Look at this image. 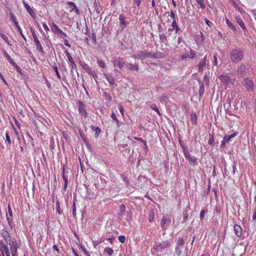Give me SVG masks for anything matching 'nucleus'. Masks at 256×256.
<instances>
[{
	"label": "nucleus",
	"mask_w": 256,
	"mask_h": 256,
	"mask_svg": "<svg viewBox=\"0 0 256 256\" xmlns=\"http://www.w3.org/2000/svg\"><path fill=\"white\" fill-rule=\"evenodd\" d=\"M83 68L88 73L90 72V70H92L91 68L87 64H85Z\"/></svg>",
	"instance_id": "44"
},
{
	"label": "nucleus",
	"mask_w": 256,
	"mask_h": 256,
	"mask_svg": "<svg viewBox=\"0 0 256 256\" xmlns=\"http://www.w3.org/2000/svg\"><path fill=\"white\" fill-rule=\"evenodd\" d=\"M150 108L152 110H155L156 112H160L158 108L156 107V106L155 104H152L150 106Z\"/></svg>",
	"instance_id": "55"
},
{
	"label": "nucleus",
	"mask_w": 256,
	"mask_h": 256,
	"mask_svg": "<svg viewBox=\"0 0 256 256\" xmlns=\"http://www.w3.org/2000/svg\"><path fill=\"white\" fill-rule=\"evenodd\" d=\"M104 252L107 253L109 256H111L114 253V250L110 248H104Z\"/></svg>",
	"instance_id": "35"
},
{
	"label": "nucleus",
	"mask_w": 256,
	"mask_h": 256,
	"mask_svg": "<svg viewBox=\"0 0 256 256\" xmlns=\"http://www.w3.org/2000/svg\"><path fill=\"white\" fill-rule=\"evenodd\" d=\"M50 28L52 32L56 34L60 38L67 37L66 34L54 22L50 25Z\"/></svg>",
	"instance_id": "4"
},
{
	"label": "nucleus",
	"mask_w": 256,
	"mask_h": 256,
	"mask_svg": "<svg viewBox=\"0 0 256 256\" xmlns=\"http://www.w3.org/2000/svg\"><path fill=\"white\" fill-rule=\"evenodd\" d=\"M125 16L122 14H120L119 16V20L120 22V26L124 28L126 26L127 23L125 21Z\"/></svg>",
	"instance_id": "22"
},
{
	"label": "nucleus",
	"mask_w": 256,
	"mask_h": 256,
	"mask_svg": "<svg viewBox=\"0 0 256 256\" xmlns=\"http://www.w3.org/2000/svg\"><path fill=\"white\" fill-rule=\"evenodd\" d=\"M78 107L79 112H86L85 104L82 101L78 102Z\"/></svg>",
	"instance_id": "24"
},
{
	"label": "nucleus",
	"mask_w": 256,
	"mask_h": 256,
	"mask_svg": "<svg viewBox=\"0 0 256 256\" xmlns=\"http://www.w3.org/2000/svg\"><path fill=\"white\" fill-rule=\"evenodd\" d=\"M132 58H134V59H142V54H140H140H138L133 55L132 56Z\"/></svg>",
	"instance_id": "48"
},
{
	"label": "nucleus",
	"mask_w": 256,
	"mask_h": 256,
	"mask_svg": "<svg viewBox=\"0 0 256 256\" xmlns=\"http://www.w3.org/2000/svg\"><path fill=\"white\" fill-rule=\"evenodd\" d=\"M126 67L128 70H136L138 72L139 70V67L137 64H132L129 63L126 65Z\"/></svg>",
	"instance_id": "19"
},
{
	"label": "nucleus",
	"mask_w": 256,
	"mask_h": 256,
	"mask_svg": "<svg viewBox=\"0 0 256 256\" xmlns=\"http://www.w3.org/2000/svg\"><path fill=\"white\" fill-rule=\"evenodd\" d=\"M6 140L8 142L9 144H11V141L10 139V137L8 136V133L6 132Z\"/></svg>",
	"instance_id": "56"
},
{
	"label": "nucleus",
	"mask_w": 256,
	"mask_h": 256,
	"mask_svg": "<svg viewBox=\"0 0 256 256\" xmlns=\"http://www.w3.org/2000/svg\"><path fill=\"white\" fill-rule=\"evenodd\" d=\"M206 56L204 58L200 60L198 64V71L202 73L204 71V68L206 65Z\"/></svg>",
	"instance_id": "16"
},
{
	"label": "nucleus",
	"mask_w": 256,
	"mask_h": 256,
	"mask_svg": "<svg viewBox=\"0 0 256 256\" xmlns=\"http://www.w3.org/2000/svg\"><path fill=\"white\" fill-rule=\"evenodd\" d=\"M10 19L12 21V22L14 23V26H16V25L17 26L18 23L16 20V16H14V14L12 12H10Z\"/></svg>",
	"instance_id": "29"
},
{
	"label": "nucleus",
	"mask_w": 256,
	"mask_h": 256,
	"mask_svg": "<svg viewBox=\"0 0 256 256\" xmlns=\"http://www.w3.org/2000/svg\"><path fill=\"white\" fill-rule=\"evenodd\" d=\"M154 212L153 211V210H152L150 212H149V214H148V220L150 222H153L154 220Z\"/></svg>",
	"instance_id": "31"
},
{
	"label": "nucleus",
	"mask_w": 256,
	"mask_h": 256,
	"mask_svg": "<svg viewBox=\"0 0 256 256\" xmlns=\"http://www.w3.org/2000/svg\"><path fill=\"white\" fill-rule=\"evenodd\" d=\"M42 26H43V28H44V30L46 31V32H49L50 31V28H49L48 27V26L46 25V24L44 22L42 23Z\"/></svg>",
	"instance_id": "54"
},
{
	"label": "nucleus",
	"mask_w": 256,
	"mask_h": 256,
	"mask_svg": "<svg viewBox=\"0 0 256 256\" xmlns=\"http://www.w3.org/2000/svg\"><path fill=\"white\" fill-rule=\"evenodd\" d=\"M0 234H1L3 238L5 240L6 244H8L10 242V234L5 229H3L2 230Z\"/></svg>",
	"instance_id": "10"
},
{
	"label": "nucleus",
	"mask_w": 256,
	"mask_h": 256,
	"mask_svg": "<svg viewBox=\"0 0 256 256\" xmlns=\"http://www.w3.org/2000/svg\"><path fill=\"white\" fill-rule=\"evenodd\" d=\"M134 4L139 7L141 4V0H134Z\"/></svg>",
	"instance_id": "52"
},
{
	"label": "nucleus",
	"mask_w": 256,
	"mask_h": 256,
	"mask_svg": "<svg viewBox=\"0 0 256 256\" xmlns=\"http://www.w3.org/2000/svg\"><path fill=\"white\" fill-rule=\"evenodd\" d=\"M112 63L114 64V71L115 72H118V70H122L124 65V62L123 60V58H114L112 60Z\"/></svg>",
	"instance_id": "6"
},
{
	"label": "nucleus",
	"mask_w": 256,
	"mask_h": 256,
	"mask_svg": "<svg viewBox=\"0 0 256 256\" xmlns=\"http://www.w3.org/2000/svg\"><path fill=\"white\" fill-rule=\"evenodd\" d=\"M52 68H53L54 70V72H55L56 74L57 78L59 80H60L61 79V76H60V72H58V66H52Z\"/></svg>",
	"instance_id": "33"
},
{
	"label": "nucleus",
	"mask_w": 256,
	"mask_h": 256,
	"mask_svg": "<svg viewBox=\"0 0 256 256\" xmlns=\"http://www.w3.org/2000/svg\"><path fill=\"white\" fill-rule=\"evenodd\" d=\"M8 244L10 246V252L12 256H17L18 244L16 241L10 242Z\"/></svg>",
	"instance_id": "8"
},
{
	"label": "nucleus",
	"mask_w": 256,
	"mask_h": 256,
	"mask_svg": "<svg viewBox=\"0 0 256 256\" xmlns=\"http://www.w3.org/2000/svg\"><path fill=\"white\" fill-rule=\"evenodd\" d=\"M8 213L10 216H12V214L10 205L8 206Z\"/></svg>",
	"instance_id": "63"
},
{
	"label": "nucleus",
	"mask_w": 256,
	"mask_h": 256,
	"mask_svg": "<svg viewBox=\"0 0 256 256\" xmlns=\"http://www.w3.org/2000/svg\"><path fill=\"white\" fill-rule=\"evenodd\" d=\"M252 220H256V210H254V214L252 215Z\"/></svg>",
	"instance_id": "64"
},
{
	"label": "nucleus",
	"mask_w": 256,
	"mask_h": 256,
	"mask_svg": "<svg viewBox=\"0 0 256 256\" xmlns=\"http://www.w3.org/2000/svg\"><path fill=\"white\" fill-rule=\"evenodd\" d=\"M182 148L184 157L188 161L189 164L192 166H196L198 164V158L196 157L192 156L189 153L187 148L183 146Z\"/></svg>",
	"instance_id": "3"
},
{
	"label": "nucleus",
	"mask_w": 256,
	"mask_h": 256,
	"mask_svg": "<svg viewBox=\"0 0 256 256\" xmlns=\"http://www.w3.org/2000/svg\"><path fill=\"white\" fill-rule=\"evenodd\" d=\"M140 54H142V59L150 57L151 55L150 53L145 52H141Z\"/></svg>",
	"instance_id": "38"
},
{
	"label": "nucleus",
	"mask_w": 256,
	"mask_h": 256,
	"mask_svg": "<svg viewBox=\"0 0 256 256\" xmlns=\"http://www.w3.org/2000/svg\"><path fill=\"white\" fill-rule=\"evenodd\" d=\"M103 96L107 100H110L111 99H112L111 96L108 94L107 92H104L103 93Z\"/></svg>",
	"instance_id": "42"
},
{
	"label": "nucleus",
	"mask_w": 256,
	"mask_h": 256,
	"mask_svg": "<svg viewBox=\"0 0 256 256\" xmlns=\"http://www.w3.org/2000/svg\"><path fill=\"white\" fill-rule=\"evenodd\" d=\"M120 210L121 213H123L126 210V206L124 204H121L120 206Z\"/></svg>",
	"instance_id": "50"
},
{
	"label": "nucleus",
	"mask_w": 256,
	"mask_h": 256,
	"mask_svg": "<svg viewBox=\"0 0 256 256\" xmlns=\"http://www.w3.org/2000/svg\"><path fill=\"white\" fill-rule=\"evenodd\" d=\"M192 122L193 124H196L197 122V116L195 113H192L190 114Z\"/></svg>",
	"instance_id": "30"
},
{
	"label": "nucleus",
	"mask_w": 256,
	"mask_h": 256,
	"mask_svg": "<svg viewBox=\"0 0 256 256\" xmlns=\"http://www.w3.org/2000/svg\"><path fill=\"white\" fill-rule=\"evenodd\" d=\"M15 26H16V28L18 30V32H20V36H22V37L26 40V38L24 34L22 33V30L21 29V28L19 26L18 24L17 26L16 25Z\"/></svg>",
	"instance_id": "34"
},
{
	"label": "nucleus",
	"mask_w": 256,
	"mask_h": 256,
	"mask_svg": "<svg viewBox=\"0 0 256 256\" xmlns=\"http://www.w3.org/2000/svg\"><path fill=\"white\" fill-rule=\"evenodd\" d=\"M64 44L66 46H68V47L71 46L70 44L68 43V42L66 39H64Z\"/></svg>",
	"instance_id": "58"
},
{
	"label": "nucleus",
	"mask_w": 256,
	"mask_h": 256,
	"mask_svg": "<svg viewBox=\"0 0 256 256\" xmlns=\"http://www.w3.org/2000/svg\"><path fill=\"white\" fill-rule=\"evenodd\" d=\"M184 244V240L182 238H179L176 242V248H179L180 249L183 248V246Z\"/></svg>",
	"instance_id": "23"
},
{
	"label": "nucleus",
	"mask_w": 256,
	"mask_h": 256,
	"mask_svg": "<svg viewBox=\"0 0 256 256\" xmlns=\"http://www.w3.org/2000/svg\"><path fill=\"white\" fill-rule=\"evenodd\" d=\"M66 4L70 6V7H71L70 12H72V11L74 10L77 14L78 15L80 14L79 10L76 4L74 2H66Z\"/></svg>",
	"instance_id": "15"
},
{
	"label": "nucleus",
	"mask_w": 256,
	"mask_h": 256,
	"mask_svg": "<svg viewBox=\"0 0 256 256\" xmlns=\"http://www.w3.org/2000/svg\"><path fill=\"white\" fill-rule=\"evenodd\" d=\"M244 56V50L238 47L232 49L230 52V59L234 63H238L240 62L243 59Z\"/></svg>",
	"instance_id": "1"
},
{
	"label": "nucleus",
	"mask_w": 256,
	"mask_h": 256,
	"mask_svg": "<svg viewBox=\"0 0 256 256\" xmlns=\"http://www.w3.org/2000/svg\"><path fill=\"white\" fill-rule=\"evenodd\" d=\"M170 17L172 18L173 20H176V19L178 18L177 16L173 10H171L170 12Z\"/></svg>",
	"instance_id": "40"
},
{
	"label": "nucleus",
	"mask_w": 256,
	"mask_h": 256,
	"mask_svg": "<svg viewBox=\"0 0 256 256\" xmlns=\"http://www.w3.org/2000/svg\"><path fill=\"white\" fill-rule=\"evenodd\" d=\"M101 242L98 240H93L92 244L94 248H96Z\"/></svg>",
	"instance_id": "53"
},
{
	"label": "nucleus",
	"mask_w": 256,
	"mask_h": 256,
	"mask_svg": "<svg viewBox=\"0 0 256 256\" xmlns=\"http://www.w3.org/2000/svg\"><path fill=\"white\" fill-rule=\"evenodd\" d=\"M206 212L204 210H202L200 212V219L202 220L204 218V214Z\"/></svg>",
	"instance_id": "57"
},
{
	"label": "nucleus",
	"mask_w": 256,
	"mask_h": 256,
	"mask_svg": "<svg viewBox=\"0 0 256 256\" xmlns=\"http://www.w3.org/2000/svg\"><path fill=\"white\" fill-rule=\"evenodd\" d=\"M34 42L36 44V49L38 50V52L40 53L43 54L44 53L43 48H42L39 40H36L35 42Z\"/></svg>",
	"instance_id": "26"
},
{
	"label": "nucleus",
	"mask_w": 256,
	"mask_h": 256,
	"mask_svg": "<svg viewBox=\"0 0 256 256\" xmlns=\"http://www.w3.org/2000/svg\"><path fill=\"white\" fill-rule=\"evenodd\" d=\"M30 30H31L32 34V38L34 39V41L35 42L36 40H38V38L34 30V29L31 28Z\"/></svg>",
	"instance_id": "36"
},
{
	"label": "nucleus",
	"mask_w": 256,
	"mask_h": 256,
	"mask_svg": "<svg viewBox=\"0 0 256 256\" xmlns=\"http://www.w3.org/2000/svg\"><path fill=\"white\" fill-rule=\"evenodd\" d=\"M64 53L68 58V60L69 62V64L71 68V70H72L74 69H76V65L75 64V62L70 54L67 50L64 51Z\"/></svg>",
	"instance_id": "7"
},
{
	"label": "nucleus",
	"mask_w": 256,
	"mask_h": 256,
	"mask_svg": "<svg viewBox=\"0 0 256 256\" xmlns=\"http://www.w3.org/2000/svg\"><path fill=\"white\" fill-rule=\"evenodd\" d=\"M217 56L218 54L216 53H214V62L212 64L214 66H217L218 64Z\"/></svg>",
	"instance_id": "43"
},
{
	"label": "nucleus",
	"mask_w": 256,
	"mask_h": 256,
	"mask_svg": "<svg viewBox=\"0 0 256 256\" xmlns=\"http://www.w3.org/2000/svg\"><path fill=\"white\" fill-rule=\"evenodd\" d=\"M238 132H234L230 135H229V136L226 135L223 138L225 142H228L232 138H234L235 136H236L238 135Z\"/></svg>",
	"instance_id": "20"
},
{
	"label": "nucleus",
	"mask_w": 256,
	"mask_h": 256,
	"mask_svg": "<svg viewBox=\"0 0 256 256\" xmlns=\"http://www.w3.org/2000/svg\"><path fill=\"white\" fill-rule=\"evenodd\" d=\"M171 222V220L170 218L166 216H164L161 220L160 222V226L162 228V229H165V226L166 224L170 225Z\"/></svg>",
	"instance_id": "11"
},
{
	"label": "nucleus",
	"mask_w": 256,
	"mask_h": 256,
	"mask_svg": "<svg viewBox=\"0 0 256 256\" xmlns=\"http://www.w3.org/2000/svg\"><path fill=\"white\" fill-rule=\"evenodd\" d=\"M72 214L74 216H75L76 215V206L74 203L72 205Z\"/></svg>",
	"instance_id": "49"
},
{
	"label": "nucleus",
	"mask_w": 256,
	"mask_h": 256,
	"mask_svg": "<svg viewBox=\"0 0 256 256\" xmlns=\"http://www.w3.org/2000/svg\"><path fill=\"white\" fill-rule=\"evenodd\" d=\"M0 36L6 43H7L8 45L11 46V44L10 43L9 39L7 36L3 34H0Z\"/></svg>",
	"instance_id": "32"
},
{
	"label": "nucleus",
	"mask_w": 256,
	"mask_h": 256,
	"mask_svg": "<svg viewBox=\"0 0 256 256\" xmlns=\"http://www.w3.org/2000/svg\"><path fill=\"white\" fill-rule=\"evenodd\" d=\"M111 117H112V118L113 120H115L116 122H117V125H118V126H119V125H118V119L116 118V114H114V113H112V116H111Z\"/></svg>",
	"instance_id": "51"
},
{
	"label": "nucleus",
	"mask_w": 256,
	"mask_h": 256,
	"mask_svg": "<svg viewBox=\"0 0 256 256\" xmlns=\"http://www.w3.org/2000/svg\"><path fill=\"white\" fill-rule=\"evenodd\" d=\"M82 251L86 255L88 256H90L89 252L86 250L85 248H82Z\"/></svg>",
	"instance_id": "60"
},
{
	"label": "nucleus",
	"mask_w": 256,
	"mask_h": 256,
	"mask_svg": "<svg viewBox=\"0 0 256 256\" xmlns=\"http://www.w3.org/2000/svg\"><path fill=\"white\" fill-rule=\"evenodd\" d=\"M56 210L58 214L62 213V210H60V204L58 202L56 203Z\"/></svg>",
	"instance_id": "37"
},
{
	"label": "nucleus",
	"mask_w": 256,
	"mask_h": 256,
	"mask_svg": "<svg viewBox=\"0 0 256 256\" xmlns=\"http://www.w3.org/2000/svg\"><path fill=\"white\" fill-rule=\"evenodd\" d=\"M226 142H225L224 140V139H223L222 140L221 142L220 148H225V146H226Z\"/></svg>",
	"instance_id": "59"
},
{
	"label": "nucleus",
	"mask_w": 256,
	"mask_h": 256,
	"mask_svg": "<svg viewBox=\"0 0 256 256\" xmlns=\"http://www.w3.org/2000/svg\"><path fill=\"white\" fill-rule=\"evenodd\" d=\"M90 128L92 130L95 132V136L96 137H98L101 132V130L99 128L96 126H93V125L91 126Z\"/></svg>",
	"instance_id": "27"
},
{
	"label": "nucleus",
	"mask_w": 256,
	"mask_h": 256,
	"mask_svg": "<svg viewBox=\"0 0 256 256\" xmlns=\"http://www.w3.org/2000/svg\"><path fill=\"white\" fill-rule=\"evenodd\" d=\"M198 4L200 5V6L202 8L204 9L205 8V5L204 1Z\"/></svg>",
	"instance_id": "61"
},
{
	"label": "nucleus",
	"mask_w": 256,
	"mask_h": 256,
	"mask_svg": "<svg viewBox=\"0 0 256 256\" xmlns=\"http://www.w3.org/2000/svg\"><path fill=\"white\" fill-rule=\"evenodd\" d=\"M235 20L236 22L240 25V28L242 29V30L244 32L247 31V28L245 26L244 22L240 16H236Z\"/></svg>",
	"instance_id": "12"
},
{
	"label": "nucleus",
	"mask_w": 256,
	"mask_h": 256,
	"mask_svg": "<svg viewBox=\"0 0 256 256\" xmlns=\"http://www.w3.org/2000/svg\"><path fill=\"white\" fill-rule=\"evenodd\" d=\"M170 246V244L168 240L162 241L161 242H156L153 246V248L157 251L162 252L163 250H164Z\"/></svg>",
	"instance_id": "5"
},
{
	"label": "nucleus",
	"mask_w": 256,
	"mask_h": 256,
	"mask_svg": "<svg viewBox=\"0 0 256 256\" xmlns=\"http://www.w3.org/2000/svg\"><path fill=\"white\" fill-rule=\"evenodd\" d=\"M4 56L5 58L7 59V60L13 66L16 64V63L14 62L12 58L6 52V51H4Z\"/></svg>",
	"instance_id": "28"
},
{
	"label": "nucleus",
	"mask_w": 256,
	"mask_h": 256,
	"mask_svg": "<svg viewBox=\"0 0 256 256\" xmlns=\"http://www.w3.org/2000/svg\"><path fill=\"white\" fill-rule=\"evenodd\" d=\"M220 80L224 84L228 85L230 82V78L228 76L221 75L219 76Z\"/></svg>",
	"instance_id": "18"
},
{
	"label": "nucleus",
	"mask_w": 256,
	"mask_h": 256,
	"mask_svg": "<svg viewBox=\"0 0 256 256\" xmlns=\"http://www.w3.org/2000/svg\"><path fill=\"white\" fill-rule=\"evenodd\" d=\"M98 64L99 66L102 68H105L106 66V64H105V62L104 60H98Z\"/></svg>",
	"instance_id": "41"
},
{
	"label": "nucleus",
	"mask_w": 256,
	"mask_h": 256,
	"mask_svg": "<svg viewBox=\"0 0 256 256\" xmlns=\"http://www.w3.org/2000/svg\"><path fill=\"white\" fill-rule=\"evenodd\" d=\"M235 234L238 237H241L242 236V228L238 224H235L234 227Z\"/></svg>",
	"instance_id": "17"
},
{
	"label": "nucleus",
	"mask_w": 256,
	"mask_h": 256,
	"mask_svg": "<svg viewBox=\"0 0 256 256\" xmlns=\"http://www.w3.org/2000/svg\"><path fill=\"white\" fill-rule=\"evenodd\" d=\"M104 76L106 78L110 85L114 84V78L112 76L106 74H105Z\"/></svg>",
	"instance_id": "25"
},
{
	"label": "nucleus",
	"mask_w": 256,
	"mask_h": 256,
	"mask_svg": "<svg viewBox=\"0 0 256 256\" xmlns=\"http://www.w3.org/2000/svg\"><path fill=\"white\" fill-rule=\"evenodd\" d=\"M178 25L176 24V20H173L172 22V28H174L176 26Z\"/></svg>",
	"instance_id": "62"
},
{
	"label": "nucleus",
	"mask_w": 256,
	"mask_h": 256,
	"mask_svg": "<svg viewBox=\"0 0 256 256\" xmlns=\"http://www.w3.org/2000/svg\"><path fill=\"white\" fill-rule=\"evenodd\" d=\"M242 84L248 92H252L254 91L256 86L252 78L248 77L244 78L242 80Z\"/></svg>",
	"instance_id": "2"
},
{
	"label": "nucleus",
	"mask_w": 256,
	"mask_h": 256,
	"mask_svg": "<svg viewBox=\"0 0 256 256\" xmlns=\"http://www.w3.org/2000/svg\"><path fill=\"white\" fill-rule=\"evenodd\" d=\"M226 22L229 28L232 30L235 34L240 30L239 28L232 23L228 18H226Z\"/></svg>",
	"instance_id": "13"
},
{
	"label": "nucleus",
	"mask_w": 256,
	"mask_h": 256,
	"mask_svg": "<svg viewBox=\"0 0 256 256\" xmlns=\"http://www.w3.org/2000/svg\"><path fill=\"white\" fill-rule=\"evenodd\" d=\"M0 250L3 254H5L6 256H10L7 244H0Z\"/></svg>",
	"instance_id": "14"
},
{
	"label": "nucleus",
	"mask_w": 256,
	"mask_h": 256,
	"mask_svg": "<svg viewBox=\"0 0 256 256\" xmlns=\"http://www.w3.org/2000/svg\"><path fill=\"white\" fill-rule=\"evenodd\" d=\"M160 40H162L163 42H168L167 36L164 34H160Z\"/></svg>",
	"instance_id": "39"
},
{
	"label": "nucleus",
	"mask_w": 256,
	"mask_h": 256,
	"mask_svg": "<svg viewBox=\"0 0 256 256\" xmlns=\"http://www.w3.org/2000/svg\"><path fill=\"white\" fill-rule=\"evenodd\" d=\"M126 240V238L124 236H118V240L124 243Z\"/></svg>",
	"instance_id": "47"
},
{
	"label": "nucleus",
	"mask_w": 256,
	"mask_h": 256,
	"mask_svg": "<svg viewBox=\"0 0 256 256\" xmlns=\"http://www.w3.org/2000/svg\"><path fill=\"white\" fill-rule=\"evenodd\" d=\"M195 55H196L195 52L192 50H190V54H189L190 58H193L195 56Z\"/></svg>",
	"instance_id": "46"
},
{
	"label": "nucleus",
	"mask_w": 256,
	"mask_h": 256,
	"mask_svg": "<svg viewBox=\"0 0 256 256\" xmlns=\"http://www.w3.org/2000/svg\"><path fill=\"white\" fill-rule=\"evenodd\" d=\"M248 70L247 68L244 65H240L238 68V74H245Z\"/></svg>",
	"instance_id": "21"
},
{
	"label": "nucleus",
	"mask_w": 256,
	"mask_h": 256,
	"mask_svg": "<svg viewBox=\"0 0 256 256\" xmlns=\"http://www.w3.org/2000/svg\"><path fill=\"white\" fill-rule=\"evenodd\" d=\"M176 252L178 256H180L181 254L182 253V250L180 248H175Z\"/></svg>",
	"instance_id": "45"
},
{
	"label": "nucleus",
	"mask_w": 256,
	"mask_h": 256,
	"mask_svg": "<svg viewBox=\"0 0 256 256\" xmlns=\"http://www.w3.org/2000/svg\"><path fill=\"white\" fill-rule=\"evenodd\" d=\"M22 2L24 4L25 8L26 9L29 14L34 18L36 16V14L32 8L26 2L25 0H22Z\"/></svg>",
	"instance_id": "9"
}]
</instances>
